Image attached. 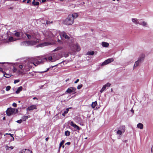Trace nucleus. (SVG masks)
<instances>
[{"mask_svg": "<svg viewBox=\"0 0 153 153\" xmlns=\"http://www.w3.org/2000/svg\"><path fill=\"white\" fill-rule=\"evenodd\" d=\"M47 57L44 56H38L33 57L30 59L28 62V65L30 67L32 66V65H33L35 66H36V64L39 65L42 64L44 62L47 61Z\"/></svg>", "mask_w": 153, "mask_h": 153, "instance_id": "obj_1", "label": "nucleus"}, {"mask_svg": "<svg viewBox=\"0 0 153 153\" xmlns=\"http://www.w3.org/2000/svg\"><path fill=\"white\" fill-rule=\"evenodd\" d=\"M28 39H33L38 38L39 37V34L37 32H34L33 30L30 31L26 32L25 33Z\"/></svg>", "mask_w": 153, "mask_h": 153, "instance_id": "obj_2", "label": "nucleus"}, {"mask_svg": "<svg viewBox=\"0 0 153 153\" xmlns=\"http://www.w3.org/2000/svg\"><path fill=\"white\" fill-rule=\"evenodd\" d=\"M39 40L37 39L36 41H24L21 42V45L22 46H31L35 45L36 44V43L38 42Z\"/></svg>", "mask_w": 153, "mask_h": 153, "instance_id": "obj_3", "label": "nucleus"}, {"mask_svg": "<svg viewBox=\"0 0 153 153\" xmlns=\"http://www.w3.org/2000/svg\"><path fill=\"white\" fill-rule=\"evenodd\" d=\"M46 39H48L53 37L56 35V33L53 32H51L49 31H46L43 33Z\"/></svg>", "mask_w": 153, "mask_h": 153, "instance_id": "obj_4", "label": "nucleus"}, {"mask_svg": "<svg viewBox=\"0 0 153 153\" xmlns=\"http://www.w3.org/2000/svg\"><path fill=\"white\" fill-rule=\"evenodd\" d=\"M74 20L72 17L69 15L68 17L65 20L64 23L67 25H72L74 23Z\"/></svg>", "mask_w": 153, "mask_h": 153, "instance_id": "obj_5", "label": "nucleus"}, {"mask_svg": "<svg viewBox=\"0 0 153 153\" xmlns=\"http://www.w3.org/2000/svg\"><path fill=\"white\" fill-rule=\"evenodd\" d=\"M59 35L62 39L65 38V39L68 40L70 39V36L67 35L66 33L64 31L60 33Z\"/></svg>", "mask_w": 153, "mask_h": 153, "instance_id": "obj_6", "label": "nucleus"}, {"mask_svg": "<svg viewBox=\"0 0 153 153\" xmlns=\"http://www.w3.org/2000/svg\"><path fill=\"white\" fill-rule=\"evenodd\" d=\"M16 109L13 108H8L6 111V113L7 115L10 116L13 114L15 113Z\"/></svg>", "mask_w": 153, "mask_h": 153, "instance_id": "obj_7", "label": "nucleus"}, {"mask_svg": "<svg viewBox=\"0 0 153 153\" xmlns=\"http://www.w3.org/2000/svg\"><path fill=\"white\" fill-rule=\"evenodd\" d=\"M59 58L56 56V55L54 54L52 56L48 57V60L49 61H51L52 62H54L56 60L59 59Z\"/></svg>", "mask_w": 153, "mask_h": 153, "instance_id": "obj_8", "label": "nucleus"}, {"mask_svg": "<svg viewBox=\"0 0 153 153\" xmlns=\"http://www.w3.org/2000/svg\"><path fill=\"white\" fill-rule=\"evenodd\" d=\"M114 60L113 58H110L108 59L105 60L101 64L102 66H104L106 65L111 62H113Z\"/></svg>", "mask_w": 153, "mask_h": 153, "instance_id": "obj_9", "label": "nucleus"}, {"mask_svg": "<svg viewBox=\"0 0 153 153\" xmlns=\"http://www.w3.org/2000/svg\"><path fill=\"white\" fill-rule=\"evenodd\" d=\"M72 49L74 52L76 51H79L80 50V48L79 45L76 44L73 45Z\"/></svg>", "mask_w": 153, "mask_h": 153, "instance_id": "obj_10", "label": "nucleus"}, {"mask_svg": "<svg viewBox=\"0 0 153 153\" xmlns=\"http://www.w3.org/2000/svg\"><path fill=\"white\" fill-rule=\"evenodd\" d=\"M76 88L74 87L69 88L66 90V92L68 93H71L75 91Z\"/></svg>", "mask_w": 153, "mask_h": 153, "instance_id": "obj_11", "label": "nucleus"}, {"mask_svg": "<svg viewBox=\"0 0 153 153\" xmlns=\"http://www.w3.org/2000/svg\"><path fill=\"white\" fill-rule=\"evenodd\" d=\"M37 106L36 105H33L28 107L27 108V111H32L34 109H37Z\"/></svg>", "mask_w": 153, "mask_h": 153, "instance_id": "obj_12", "label": "nucleus"}, {"mask_svg": "<svg viewBox=\"0 0 153 153\" xmlns=\"http://www.w3.org/2000/svg\"><path fill=\"white\" fill-rule=\"evenodd\" d=\"M70 125L71 126L73 127L76 130H80L79 127L76 125L75 124H74L73 122L71 121L70 123Z\"/></svg>", "mask_w": 153, "mask_h": 153, "instance_id": "obj_13", "label": "nucleus"}, {"mask_svg": "<svg viewBox=\"0 0 153 153\" xmlns=\"http://www.w3.org/2000/svg\"><path fill=\"white\" fill-rule=\"evenodd\" d=\"M145 55L143 54H142L140 55V57H139L138 59V60H137L139 62H140L141 63L142 62L144 59V58L145 57Z\"/></svg>", "mask_w": 153, "mask_h": 153, "instance_id": "obj_14", "label": "nucleus"}, {"mask_svg": "<svg viewBox=\"0 0 153 153\" xmlns=\"http://www.w3.org/2000/svg\"><path fill=\"white\" fill-rule=\"evenodd\" d=\"M131 21L134 24L136 25L140 24V23L139 22V20L136 18H132L131 19Z\"/></svg>", "mask_w": 153, "mask_h": 153, "instance_id": "obj_15", "label": "nucleus"}, {"mask_svg": "<svg viewBox=\"0 0 153 153\" xmlns=\"http://www.w3.org/2000/svg\"><path fill=\"white\" fill-rule=\"evenodd\" d=\"M20 153H32V152L29 149H23Z\"/></svg>", "mask_w": 153, "mask_h": 153, "instance_id": "obj_16", "label": "nucleus"}, {"mask_svg": "<svg viewBox=\"0 0 153 153\" xmlns=\"http://www.w3.org/2000/svg\"><path fill=\"white\" fill-rule=\"evenodd\" d=\"M19 39L14 38L12 37H10L8 39V41L9 42H12Z\"/></svg>", "mask_w": 153, "mask_h": 153, "instance_id": "obj_17", "label": "nucleus"}, {"mask_svg": "<svg viewBox=\"0 0 153 153\" xmlns=\"http://www.w3.org/2000/svg\"><path fill=\"white\" fill-rule=\"evenodd\" d=\"M141 63L140 62H139L138 60L136 61L135 62L134 64V65L133 68H136L137 66H138L139 64H140Z\"/></svg>", "mask_w": 153, "mask_h": 153, "instance_id": "obj_18", "label": "nucleus"}, {"mask_svg": "<svg viewBox=\"0 0 153 153\" xmlns=\"http://www.w3.org/2000/svg\"><path fill=\"white\" fill-rule=\"evenodd\" d=\"M19 68L21 69H22L23 70H26L27 69V68H26V67L24 65H19Z\"/></svg>", "mask_w": 153, "mask_h": 153, "instance_id": "obj_19", "label": "nucleus"}, {"mask_svg": "<svg viewBox=\"0 0 153 153\" xmlns=\"http://www.w3.org/2000/svg\"><path fill=\"white\" fill-rule=\"evenodd\" d=\"M143 125L141 123H139L137 125V127L140 129H142L143 128Z\"/></svg>", "mask_w": 153, "mask_h": 153, "instance_id": "obj_20", "label": "nucleus"}, {"mask_svg": "<svg viewBox=\"0 0 153 153\" xmlns=\"http://www.w3.org/2000/svg\"><path fill=\"white\" fill-rule=\"evenodd\" d=\"M109 45V44L108 43L105 42H102V45L103 47H108Z\"/></svg>", "mask_w": 153, "mask_h": 153, "instance_id": "obj_21", "label": "nucleus"}, {"mask_svg": "<svg viewBox=\"0 0 153 153\" xmlns=\"http://www.w3.org/2000/svg\"><path fill=\"white\" fill-rule=\"evenodd\" d=\"M28 76L30 77H32L36 75L35 72H29L28 74Z\"/></svg>", "mask_w": 153, "mask_h": 153, "instance_id": "obj_22", "label": "nucleus"}, {"mask_svg": "<svg viewBox=\"0 0 153 153\" xmlns=\"http://www.w3.org/2000/svg\"><path fill=\"white\" fill-rule=\"evenodd\" d=\"M119 129L120 130H121V131H123V133H124L125 131V126H122L120 127Z\"/></svg>", "mask_w": 153, "mask_h": 153, "instance_id": "obj_23", "label": "nucleus"}, {"mask_svg": "<svg viewBox=\"0 0 153 153\" xmlns=\"http://www.w3.org/2000/svg\"><path fill=\"white\" fill-rule=\"evenodd\" d=\"M30 117V116L28 115L27 116H24L22 117V120L24 121H25L27 120L28 118Z\"/></svg>", "mask_w": 153, "mask_h": 153, "instance_id": "obj_24", "label": "nucleus"}, {"mask_svg": "<svg viewBox=\"0 0 153 153\" xmlns=\"http://www.w3.org/2000/svg\"><path fill=\"white\" fill-rule=\"evenodd\" d=\"M22 86H20L18 88V89L16 91V93L18 94H19L20 91H22Z\"/></svg>", "mask_w": 153, "mask_h": 153, "instance_id": "obj_25", "label": "nucleus"}, {"mask_svg": "<svg viewBox=\"0 0 153 153\" xmlns=\"http://www.w3.org/2000/svg\"><path fill=\"white\" fill-rule=\"evenodd\" d=\"M13 73H20V72L18 70L17 68H16L13 67Z\"/></svg>", "mask_w": 153, "mask_h": 153, "instance_id": "obj_26", "label": "nucleus"}, {"mask_svg": "<svg viewBox=\"0 0 153 153\" xmlns=\"http://www.w3.org/2000/svg\"><path fill=\"white\" fill-rule=\"evenodd\" d=\"M139 25H141L144 27H147V24L145 22L143 21L142 23H140Z\"/></svg>", "mask_w": 153, "mask_h": 153, "instance_id": "obj_27", "label": "nucleus"}, {"mask_svg": "<svg viewBox=\"0 0 153 153\" xmlns=\"http://www.w3.org/2000/svg\"><path fill=\"white\" fill-rule=\"evenodd\" d=\"M71 15V16L72 17V18H73V19L75 18H76L78 16V15L77 13H74L72 15Z\"/></svg>", "mask_w": 153, "mask_h": 153, "instance_id": "obj_28", "label": "nucleus"}, {"mask_svg": "<svg viewBox=\"0 0 153 153\" xmlns=\"http://www.w3.org/2000/svg\"><path fill=\"white\" fill-rule=\"evenodd\" d=\"M5 147L6 150H9V149H13V146H11L10 147H9L7 145H6L5 146Z\"/></svg>", "mask_w": 153, "mask_h": 153, "instance_id": "obj_29", "label": "nucleus"}, {"mask_svg": "<svg viewBox=\"0 0 153 153\" xmlns=\"http://www.w3.org/2000/svg\"><path fill=\"white\" fill-rule=\"evenodd\" d=\"M69 111V108H67L66 110L65 111L64 113L62 114V115L65 116V114H67L68 111Z\"/></svg>", "mask_w": 153, "mask_h": 153, "instance_id": "obj_30", "label": "nucleus"}, {"mask_svg": "<svg viewBox=\"0 0 153 153\" xmlns=\"http://www.w3.org/2000/svg\"><path fill=\"white\" fill-rule=\"evenodd\" d=\"M97 104V102L96 101H95V102H93L92 103L91 106L93 108H95V106Z\"/></svg>", "mask_w": 153, "mask_h": 153, "instance_id": "obj_31", "label": "nucleus"}, {"mask_svg": "<svg viewBox=\"0 0 153 153\" xmlns=\"http://www.w3.org/2000/svg\"><path fill=\"white\" fill-rule=\"evenodd\" d=\"M32 4L36 6L39 4V3L38 2H35V0H33V1L32 2Z\"/></svg>", "mask_w": 153, "mask_h": 153, "instance_id": "obj_32", "label": "nucleus"}, {"mask_svg": "<svg viewBox=\"0 0 153 153\" xmlns=\"http://www.w3.org/2000/svg\"><path fill=\"white\" fill-rule=\"evenodd\" d=\"M94 52L93 51H88L86 55H93L94 54Z\"/></svg>", "mask_w": 153, "mask_h": 153, "instance_id": "obj_33", "label": "nucleus"}, {"mask_svg": "<svg viewBox=\"0 0 153 153\" xmlns=\"http://www.w3.org/2000/svg\"><path fill=\"white\" fill-rule=\"evenodd\" d=\"M123 132V131L121 130H118L117 132V134L120 135H121Z\"/></svg>", "mask_w": 153, "mask_h": 153, "instance_id": "obj_34", "label": "nucleus"}, {"mask_svg": "<svg viewBox=\"0 0 153 153\" xmlns=\"http://www.w3.org/2000/svg\"><path fill=\"white\" fill-rule=\"evenodd\" d=\"M65 134L66 136H69L70 135V132L68 131H65Z\"/></svg>", "mask_w": 153, "mask_h": 153, "instance_id": "obj_35", "label": "nucleus"}, {"mask_svg": "<svg viewBox=\"0 0 153 153\" xmlns=\"http://www.w3.org/2000/svg\"><path fill=\"white\" fill-rule=\"evenodd\" d=\"M106 87L105 85H104L103 86L102 88L100 90V92L101 93H102L104 90H105L106 89Z\"/></svg>", "mask_w": 153, "mask_h": 153, "instance_id": "obj_36", "label": "nucleus"}, {"mask_svg": "<svg viewBox=\"0 0 153 153\" xmlns=\"http://www.w3.org/2000/svg\"><path fill=\"white\" fill-rule=\"evenodd\" d=\"M48 43L47 42H44V43H43L42 44H40V46L41 47H42L43 46H46L48 45Z\"/></svg>", "mask_w": 153, "mask_h": 153, "instance_id": "obj_37", "label": "nucleus"}, {"mask_svg": "<svg viewBox=\"0 0 153 153\" xmlns=\"http://www.w3.org/2000/svg\"><path fill=\"white\" fill-rule=\"evenodd\" d=\"M62 48V47L61 46H59L57 47L56 49H55L54 50V51H58L59 50H61Z\"/></svg>", "mask_w": 153, "mask_h": 153, "instance_id": "obj_38", "label": "nucleus"}, {"mask_svg": "<svg viewBox=\"0 0 153 153\" xmlns=\"http://www.w3.org/2000/svg\"><path fill=\"white\" fill-rule=\"evenodd\" d=\"M20 35V33L19 32H17L15 33V35L17 37H19Z\"/></svg>", "mask_w": 153, "mask_h": 153, "instance_id": "obj_39", "label": "nucleus"}, {"mask_svg": "<svg viewBox=\"0 0 153 153\" xmlns=\"http://www.w3.org/2000/svg\"><path fill=\"white\" fill-rule=\"evenodd\" d=\"M65 141L64 140H62L60 143L59 144V148H60L63 145V144L64 143Z\"/></svg>", "mask_w": 153, "mask_h": 153, "instance_id": "obj_40", "label": "nucleus"}, {"mask_svg": "<svg viewBox=\"0 0 153 153\" xmlns=\"http://www.w3.org/2000/svg\"><path fill=\"white\" fill-rule=\"evenodd\" d=\"M4 76L7 78H9L11 76L9 74H4Z\"/></svg>", "mask_w": 153, "mask_h": 153, "instance_id": "obj_41", "label": "nucleus"}, {"mask_svg": "<svg viewBox=\"0 0 153 153\" xmlns=\"http://www.w3.org/2000/svg\"><path fill=\"white\" fill-rule=\"evenodd\" d=\"M11 88V87L10 86H7L6 88V90L7 91H9Z\"/></svg>", "mask_w": 153, "mask_h": 153, "instance_id": "obj_42", "label": "nucleus"}, {"mask_svg": "<svg viewBox=\"0 0 153 153\" xmlns=\"http://www.w3.org/2000/svg\"><path fill=\"white\" fill-rule=\"evenodd\" d=\"M49 68H47V70L46 71H40V72H38L37 73H45V72H46L48 71L49 70Z\"/></svg>", "mask_w": 153, "mask_h": 153, "instance_id": "obj_43", "label": "nucleus"}, {"mask_svg": "<svg viewBox=\"0 0 153 153\" xmlns=\"http://www.w3.org/2000/svg\"><path fill=\"white\" fill-rule=\"evenodd\" d=\"M111 85V84L109 83H107V84H106L105 85H104L106 87H109L110 85Z\"/></svg>", "mask_w": 153, "mask_h": 153, "instance_id": "obj_44", "label": "nucleus"}, {"mask_svg": "<svg viewBox=\"0 0 153 153\" xmlns=\"http://www.w3.org/2000/svg\"><path fill=\"white\" fill-rule=\"evenodd\" d=\"M82 84L79 85L77 86V88L78 89H80L82 87Z\"/></svg>", "mask_w": 153, "mask_h": 153, "instance_id": "obj_45", "label": "nucleus"}, {"mask_svg": "<svg viewBox=\"0 0 153 153\" xmlns=\"http://www.w3.org/2000/svg\"><path fill=\"white\" fill-rule=\"evenodd\" d=\"M19 81H20V80L19 79H16V80H14V83L15 84H16L17 83L19 82Z\"/></svg>", "mask_w": 153, "mask_h": 153, "instance_id": "obj_46", "label": "nucleus"}, {"mask_svg": "<svg viewBox=\"0 0 153 153\" xmlns=\"http://www.w3.org/2000/svg\"><path fill=\"white\" fill-rule=\"evenodd\" d=\"M22 121V120L21 119L19 120H17L16 122L19 123H21Z\"/></svg>", "mask_w": 153, "mask_h": 153, "instance_id": "obj_47", "label": "nucleus"}, {"mask_svg": "<svg viewBox=\"0 0 153 153\" xmlns=\"http://www.w3.org/2000/svg\"><path fill=\"white\" fill-rule=\"evenodd\" d=\"M12 105L14 107H16L17 106V104L16 103H13V104Z\"/></svg>", "mask_w": 153, "mask_h": 153, "instance_id": "obj_48", "label": "nucleus"}, {"mask_svg": "<svg viewBox=\"0 0 153 153\" xmlns=\"http://www.w3.org/2000/svg\"><path fill=\"white\" fill-rule=\"evenodd\" d=\"M53 22L52 21L51 22L50 21H47L46 22V23L47 25H48V24H49L51 23H52Z\"/></svg>", "mask_w": 153, "mask_h": 153, "instance_id": "obj_49", "label": "nucleus"}, {"mask_svg": "<svg viewBox=\"0 0 153 153\" xmlns=\"http://www.w3.org/2000/svg\"><path fill=\"white\" fill-rule=\"evenodd\" d=\"M79 79H77L74 82L75 83H77L79 81Z\"/></svg>", "mask_w": 153, "mask_h": 153, "instance_id": "obj_50", "label": "nucleus"}, {"mask_svg": "<svg viewBox=\"0 0 153 153\" xmlns=\"http://www.w3.org/2000/svg\"><path fill=\"white\" fill-rule=\"evenodd\" d=\"M71 144L70 142H68L66 143H65V145L67 144L68 145H70Z\"/></svg>", "mask_w": 153, "mask_h": 153, "instance_id": "obj_51", "label": "nucleus"}, {"mask_svg": "<svg viewBox=\"0 0 153 153\" xmlns=\"http://www.w3.org/2000/svg\"><path fill=\"white\" fill-rule=\"evenodd\" d=\"M31 1V0H27V3H28Z\"/></svg>", "mask_w": 153, "mask_h": 153, "instance_id": "obj_52", "label": "nucleus"}, {"mask_svg": "<svg viewBox=\"0 0 153 153\" xmlns=\"http://www.w3.org/2000/svg\"><path fill=\"white\" fill-rule=\"evenodd\" d=\"M9 135H10L12 137H13V139L14 140V137H13V134H9Z\"/></svg>", "mask_w": 153, "mask_h": 153, "instance_id": "obj_53", "label": "nucleus"}, {"mask_svg": "<svg viewBox=\"0 0 153 153\" xmlns=\"http://www.w3.org/2000/svg\"><path fill=\"white\" fill-rule=\"evenodd\" d=\"M42 2L43 3L45 2L46 1V0H42Z\"/></svg>", "mask_w": 153, "mask_h": 153, "instance_id": "obj_54", "label": "nucleus"}, {"mask_svg": "<svg viewBox=\"0 0 153 153\" xmlns=\"http://www.w3.org/2000/svg\"><path fill=\"white\" fill-rule=\"evenodd\" d=\"M33 100H35V99H36V100H38L37 98L36 97H33Z\"/></svg>", "mask_w": 153, "mask_h": 153, "instance_id": "obj_55", "label": "nucleus"}, {"mask_svg": "<svg viewBox=\"0 0 153 153\" xmlns=\"http://www.w3.org/2000/svg\"><path fill=\"white\" fill-rule=\"evenodd\" d=\"M3 120H5V117H4L3 118Z\"/></svg>", "mask_w": 153, "mask_h": 153, "instance_id": "obj_56", "label": "nucleus"}, {"mask_svg": "<svg viewBox=\"0 0 153 153\" xmlns=\"http://www.w3.org/2000/svg\"><path fill=\"white\" fill-rule=\"evenodd\" d=\"M48 138H46V139H45V140L46 141L48 140Z\"/></svg>", "mask_w": 153, "mask_h": 153, "instance_id": "obj_57", "label": "nucleus"}, {"mask_svg": "<svg viewBox=\"0 0 153 153\" xmlns=\"http://www.w3.org/2000/svg\"><path fill=\"white\" fill-rule=\"evenodd\" d=\"M26 1V0H23V2H24L25 1Z\"/></svg>", "mask_w": 153, "mask_h": 153, "instance_id": "obj_58", "label": "nucleus"}, {"mask_svg": "<svg viewBox=\"0 0 153 153\" xmlns=\"http://www.w3.org/2000/svg\"><path fill=\"white\" fill-rule=\"evenodd\" d=\"M10 9H13V7H10L9 8Z\"/></svg>", "mask_w": 153, "mask_h": 153, "instance_id": "obj_59", "label": "nucleus"}, {"mask_svg": "<svg viewBox=\"0 0 153 153\" xmlns=\"http://www.w3.org/2000/svg\"><path fill=\"white\" fill-rule=\"evenodd\" d=\"M111 92H112L113 91V89L112 88L111 89Z\"/></svg>", "mask_w": 153, "mask_h": 153, "instance_id": "obj_60", "label": "nucleus"}, {"mask_svg": "<svg viewBox=\"0 0 153 153\" xmlns=\"http://www.w3.org/2000/svg\"><path fill=\"white\" fill-rule=\"evenodd\" d=\"M151 152H152V149H151Z\"/></svg>", "mask_w": 153, "mask_h": 153, "instance_id": "obj_61", "label": "nucleus"}, {"mask_svg": "<svg viewBox=\"0 0 153 153\" xmlns=\"http://www.w3.org/2000/svg\"><path fill=\"white\" fill-rule=\"evenodd\" d=\"M22 38H23V35L22 34Z\"/></svg>", "mask_w": 153, "mask_h": 153, "instance_id": "obj_62", "label": "nucleus"}, {"mask_svg": "<svg viewBox=\"0 0 153 153\" xmlns=\"http://www.w3.org/2000/svg\"><path fill=\"white\" fill-rule=\"evenodd\" d=\"M60 41V40L58 39V41L59 42V41Z\"/></svg>", "mask_w": 153, "mask_h": 153, "instance_id": "obj_63", "label": "nucleus"}, {"mask_svg": "<svg viewBox=\"0 0 153 153\" xmlns=\"http://www.w3.org/2000/svg\"><path fill=\"white\" fill-rule=\"evenodd\" d=\"M64 0H60V1H63Z\"/></svg>", "mask_w": 153, "mask_h": 153, "instance_id": "obj_64", "label": "nucleus"}]
</instances>
